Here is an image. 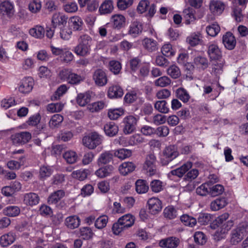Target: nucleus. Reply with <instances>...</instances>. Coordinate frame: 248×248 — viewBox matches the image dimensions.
<instances>
[{"instance_id":"nucleus-26","label":"nucleus","mask_w":248,"mask_h":248,"mask_svg":"<svg viewBox=\"0 0 248 248\" xmlns=\"http://www.w3.org/2000/svg\"><path fill=\"white\" fill-rule=\"evenodd\" d=\"M15 240V233L11 232L0 237V245L2 247H7L14 243Z\"/></svg>"},{"instance_id":"nucleus-20","label":"nucleus","mask_w":248,"mask_h":248,"mask_svg":"<svg viewBox=\"0 0 248 248\" xmlns=\"http://www.w3.org/2000/svg\"><path fill=\"white\" fill-rule=\"evenodd\" d=\"M107 95L110 99L120 98L124 95V90L119 85H112L108 88Z\"/></svg>"},{"instance_id":"nucleus-12","label":"nucleus","mask_w":248,"mask_h":248,"mask_svg":"<svg viewBox=\"0 0 248 248\" xmlns=\"http://www.w3.org/2000/svg\"><path fill=\"white\" fill-rule=\"evenodd\" d=\"M207 53L211 61L222 59V52L216 43H209L207 45Z\"/></svg>"},{"instance_id":"nucleus-24","label":"nucleus","mask_w":248,"mask_h":248,"mask_svg":"<svg viewBox=\"0 0 248 248\" xmlns=\"http://www.w3.org/2000/svg\"><path fill=\"white\" fill-rule=\"evenodd\" d=\"M225 7L224 3L218 0H212L210 2L209 5L211 12L216 15L221 14L224 10Z\"/></svg>"},{"instance_id":"nucleus-7","label":"nucleus","mask_w":248,"mask_h":248,"mask_svg":"<svg viewBox=\"0 0 248 248\" xmlns=\"http://www.w3.org/2000/svg\"><path fill=\"white\" fill-rule=\"evenodd\" d=\"M204 15V13L201 11H198L196 15V10L191 7L185 8L183 11V16L186 25L193 23L197 19L202 18Z\"/></svg>"},{"instance_id":"nucleus-13","label":"nucleus","mask_w":248,"mask_h":248,"mask_svg":"<svg viewBox=\"0 0 248 248\" xmlns=\"http://www.w3.org/2000/svg\"><path fill=\"white\" fill-rule=\"evenodd\" d=\"M33 85L34 81L31 77L25 78L21 81L18 90L21 93H29L32 91Z\"/></svg>"},{"instance_id":"nucleus-41","label":"nucleus","mask_w":248,"mask_h":248,"mask_svg":"<svg viewBox=\"0 0 248 248\" xmlns=\"http://www.w3.org/2000/svg\"><path fill=\"white\" fill-rule=\"evenodd\" d=\"M136 190L139 194L146 193L149 189V186L145 180L138 179L135 183Z\"/></svg>"},{"instance_id":"nucleus-39","label":"nucleus","mask_w":248,"mask_h":248,"mask_svg":"<svg viewBox=\"0 0 248 248\" xmlns=\"http://www.w3.org/2000/svg\"><path fill=\"white\" fill-rule=\"evenodd\" d=\"M175 94L176 97L185 103L188 102L190 98L189 93L184 88L180 87L177 89Z\"/></svg>"},{"instance_id":"nucleus-48","label":"nucleus","mask_w":248,"mask_h":248,"mask_svg":"<svg viewBox=\"0 0 248 248\" xmlns=\"http://www.w3.org/2000/svg\"><path fill=\"white\" fill-rule=\"evenodd\" d=\"M108 69L114 74L118 75L122 69L121 63L118 61L111 60L109 62Z\"/></svg>"},{"instance_id":"nucleus-43","label":"nucleus","mask_w":248,"mask_h":248,"mask_svg":"<svg viewBox=\"0 0 248 248\" xmlns=\"http://www.w3.org/2000/svg\"><path fill=\"white\" fill-rule=\"evenodd\" d=\"M63 120V117L62 115L58 114H54L51 117L48 123L49 126L51 128L58 127Z\"/></svg>"},{"instance_id":"nucleus-21","label":"nucleus","mask_w":248,"mask_h":248,"mask_svg":"<svg viewBox=\"0 0 248 248\" xmlns=\"http://www.w3.org/2000/svg\"><path fill=\"white\" fill-rule=\"evenodd\" d=\"M143 48L149 52H153L158 49L157 41L152 38L145 37L141 41Z\"/></svg>"},{"instance_id":"nucleus-23","label":"nucleus","mask_w":248,"mask_h":248,"mask_svg":"<svg viewBox=\"0 0 248 248\" xmlns=\"http://www.w3.org/2000/svg\"><path fill=\"white\" fill-rule=\"evenodd\" d=\"M142 23L138 21H134L129 26L128 33L132 36L136 37L142 32Z\"/></svg>"},{"instance_id":"nucleus-44","label":"nucleus","mask_w":248,"mask_h":248,"mask_svg":"<svg viewBox=\"0 0 248 248\" xmlns=\"http://www.w3.org/2000/svg\"><path fill=\"white\" fill-rule=\"evenodd\" d=\"M53 172V170L49 166L43 165L39 170V178L40 180H44L49 177Z\"/></svg>"},{"instance_id":"nucleus-28","label":"nucleus","mask_w":248,"mask_h":248,"mask_svg":"<svg viewBox=\"0 0 248 248\" xmlns=\"http://www.w3.org/2000/svg\"><path fill=\"white\" fill-rule=\"evenodd\" d=\"M104 130L106 135L111 137L115 136L118 133L119 128L115 123L110 122L104 125Z\"/></svg>"},{"instance_id":"nucleus-57","label":"nucleus","mask_w":248,"mask_h":248,"mask_svg":"<svg viewBox=\"0 0 248 248\" xmlns=\"http://www.w3.org/2000/svg\"><path fill=\"white\" fill-rule=\"evenodd\" d=\"M224 190V187L221 185L217 184L212 187H211V185H210V195L212 197H216L222 194Z\"/></svg>"},{"instance_id":"nucleus-2","label":"nucleus","mask_w":248,"mask_h":248,"mask_svg":"<svg viewBox=\"0 0 248 248\" xmlns=\"http://www.w3.org/2000/svg\"><path fill=\"white\" fill-rule=\"evenodd\" d=\"M248 232V224L247 222H242L233 229L230 234V243L232 245H235L240 243Z\"/></svg>"},{"instance_id":"nucleus-36","label":"nucleus","mask_w":248,"mask_h":248,"mask_svg":"<svg viewBox=\"0 0 248 248\" xmlns=\"http://www.w3.org/2000/svg\"><path fill=\"white\" fill-rule=\"evenodd\" d=\"M118 220L126 229L131 227L134 224L135 218L132 215L128 214L120 217Z\"/></svg>"},{"instance_id":"nucleus-25","label":"nucleus","mask_w":248,"mask_h":248,"mask_svg":"<svg viewBox=\"0 0 248 248\" xmlns=\"http://www.w3.org/2000/svg\"><path fill=\"white\" fill-rule=\"evenodd\" d=\"M65 195L63 190H58L52 192L47 198V202L49 204H56Z\"/></svg>"},{"instance_id":"nucleus-29","label":"nucleus","mask_w":248,"mask_h":248,"mask_svg":"<svg viewBox=\"0 0 248 248\" xmlns=\"http://www.w3.org/2000/svg\"><path fill=\"white\" fill-rule=\"evenodd\" d=\"M136 168V165L132 162H124L119 167L120 173L125 176L133 172Z\"/></svg>"},{"instance_id":"nucleus-45","label":"nucleus","mask_w":248,"mask_h":248,"mask_svg":"<svg viewBox=\"0 0 248 248\" xmlns=\"http://www.w3.org/2000/svg\"><path fill=\"white\" fill-rule=\"evenodd\" d=\"M155 108L161 113H168L170 109L165 100L157 101L154 104Z\"/></svg>"},{"instance_id":"nucleus-1","label":"nucleus","mask_w":248,"mask_h":248,"mask_svg":"<svg viewBox=\"0 0 248 248\" xmlns=\"http://www.w3.org/2000/svg\"><path fill=\"white\" fill-rule=\"evenodd\" d=\"M93 40L87 34L80 35L78 39V44L74 47V52L78 56L85 57L90 54Z\"/></svg>"},{"instance_id":"nucleus-47","label":"nucleus","mask_w":248,"mask_h":248,"mask_svg":"<svg viewBox=\"0 0 248 248\" xmlns=\"http://www.w3.org/2000/svg\"><path fill=\"white\" fill-rule=\"evenodd\" d=\"M233 222L232 220H230L227 222H225L223 225H222V230L220 231V234L219 233L218 231H216L215 234V236L217 237V240H219L221 238H222L223 236H220V235L225 234L226 232L228 231L229 230L231 229V227L233 226Z\"/></svg>"},{"instance_id":"nucleus-52","label":"nucleus","mask_w":248,"mask_h":248,"mask_svg":"<svg viewBox=\"0 0 248 248\" xmlns=\"http://www.w3.org/2000/svg\"><path fill=\"white\" fill-rule=\"evenodd\" d=\"M164 215L166 218L170 219L175 218L177 216L176 209L172 206H169L164 210Z\"/></svg>"},{"instance_id":"nucleus-27","label":"nucleus","mask_w":248,"mask_h":248,"mask_svg":"<svg viewBox=\"0 0 248 248\" xmlns=\"http://www.w3.org/2000/svg\"><path fill=\"white\" fill-rule=\"evenodd\" d=\"M193 64L197 68L204 70L208 67L209 62L206 57L198 55L194 58Z\"/></svg>"},{"instance_id":"nucleus-53","label":"nucleus","mask_w":248,"mask_h":248,"mask_svg":"<svg viewBox=\"0 0 248 248\" xmlns=\"http://www.w3.org/2000/svg\"><path fill=\"white\" fill-rule=\"evenodd\" d=\"M210 183H205L196 189V193L202 196H205L207 194H210Z\"/></svg>"},{"instance_id":"nucleus-9","label":"nucleus","mask_w":248,"mask_h":248,"mask_svg":"<svg viewBox=\"0 0 248 248\" xmlns=\"http://www.w3.org/2000/svg\"><path fill=\"white\" fill-rule=\"evenodd\" d=\"M147 8H149L148 16L152 17L156 12V5L154 3L150 4L148 0H141L137 6V10L140 14L146 12Z\"/></svg>"},{"instance_id":"nucleus-22","label":"nucleus","mask_w":248,"mask_h":248,"mask_svg":"<svg viewBox=\"0 0 248 248\" xmlns=\"http://www.w3.org/2000/svg\"><path fill=\"white\" fill-rule=\"evenodd\" d=\"M80 219L77 215H72L67 217L64 220V225L69 229L77 228L80 224Z\"/></svg>"},{"instance_id":"nucleus-15","label":"nucleus","mask_w":248,"mask_h":248,"mask_svg":"<svg viewBox=\"0 0 248 248\" xmlns=\"http://www.w3.org/2000/svg\"><path fill=\"white\" fill-rule=\"evenodd\" d=\"M23 201L26 205L32 207L39 203L40 197L34 192L26 193L23 195Z\"/></svg>"},{"instance_id":"nucleus-10","label":"nucleus","mask_w":248,"mask_h":248,"mask_svg":"<svg viewBox=\"0 0 248 248\" xmlns=\"http://www.w3.org/2000/svg\"><path fill=\"white\" fill-rule=\"evenodd\" d=\"M93 79L95 84L99 87L105 86L108 81L107 73L102 69H97L94 71Z\"/></svg>"},{"instance_id":"nucleus-4","label":"nucleus","mask_w":248,"mask_h":248,"mask_svg":"<svg viewBox=\"0 0 248 248\" xmlns=\"http://www.w3.org/2000/svg\"><path fill=\"white\" fill-rule=\"evenodd\" d=\"M179 154L177 147L174 145L166 147L163 150L160 156V163L162 166H166L170 162L176 158Z\"/></svg>"},{"instance_id":"nucleus-55","label":"nucleus","mask_w":248,"mask_h":248,"mask_svg":"<svg viewBox=\"0 0 248 248\" xmlns=\"http://www.w3.org/2000/svg\"><path fill=\"white\" fill-rule=\"evenodd\" d=\"M16 103L14 97H9L3 99L0 102V107L4 109H7L9 108L16 105Z\"/></svg>"},{"instance_id":"nucleus-64","label":"nucleus","mask_w":248,"mask_h":248,"mask_svg":"<svg viewBox=\"0 0 248 248\" xmlns=\"http://www.w3.org/2000/svg\"><path fill=\"white\" fill-rule=\"evenodd\" d=\"M41 119V115L39 113H36L33 115L31 116L26 123L29 125L37 126Z\"/></svg>"},{"instance_id":"nucleus-18","label":"nucleus","mask_w":248,"mask_h":248,"mask_svg":"<svg viewBox=\"0 0 248 248\" xmlns=\"http://www.w3.org/2000/svg\"><path fill=\"white\" fill-rule=\"evenodd\" d=\"M222 43L226 48L232 50L236 46V41L233 34L228 31L223 35Z\"/></svg>"},{"instance_id":"nucleus-8","label":"nucleus","mask_w":248,"mask_h":248,"mask_svg":"<svg viewBox=\"0 0 248 248\" xmlns=\"http://www.w3.org/2000/svg\"><path fill=\"white\" fill-rule=\"evenodd\" d=\"M139 118L133 115L125 117L123 121V131L125 135L134 132L136 129Z\"/></svg>"},{"instance_id":"nucleus-42","label":"nucleus","mask_w":248,"mask_h":248,"mask_svg":"<svg viewBox=\"0 0 248 248\" xmlns=\"http://www.w3.org/2000/svg\"><path fill=\"white\" fill-rule=\"evenodd\" d=\"M93 234L94 233L90 227H81L79 230V236L84 240L91 239Z\"/></svg>"},{"instance_id":"nucleus-37","label":"nucleus","mask_w":248,"mask_h":248,"mask_svg":"<svg viewBox=\"0 0 248 248\" xmlns=\"http://www.w3.org/2000/svg\"><path fill=\"white\" fill-rule=\"evenodd\" d=\"M114 170L111 165L106 166L105 167L98 169L95 172V174L99 178H104L109 176Z\"/></svg>"},{"instance_id":"nucleus-30","label":"nucleus","mask_w":248,"mask_h":248,"mask_svg":"<svg viewBox=\"0 0 248 248\" xmlns=\"http://www.w3.org/2000/svg\"><path fill=\"white\" fill-rule=\"evenodd\" d=\"M202 34L199 32H195L190 34L186 38V42L191 46H194L199 45L202 42Z\"/></svg>"},{"instance_id":"nucleus-33","label":"nucleus","mask_w":248,"mask_h":248,"mask_svg":"<svg viewBox=\"0 0 248 248\" xmlns=\"http://www.w3.org/2000/svg\"><path fill=\"white\" fill-rule=\"evenodd\" d=\"M69 24L74 31H81L82 29L83 22L78 16H74L69 19Z\"/></svg>"},{"instance_id":"nucleus-34","label":"nucleus","mask_w":248,"mask_h":248,"mask_svg":"<svg viewBox=\"0 0 248 248\" xmlns=\"http://www.w3.org/2000/svg\"><path fill=\"white\" fill-rule=\"evenodd\" d=\"M227 204L225 198H217L210 203V209L214 211H218L224 207Z\"/></svg>"},{"instance_id":"nucleus-35","label":"nucleus","mask_w":248,"mask_h":248,"mask_svg":"<svg viewBox=\"0 0 248 248\" xmlns=\"http://www.w3.org/2000/svg\"><path fill=\"white\" fill-rule=\"evenodd\" d=\"M20 209L17 206L10 205L3 209V214L8 217H16L20 213Z\"/></svg>"},{"instance_id":"nucleus-14","label":"nucleus","mask_w":248,"mask_h":248,"mask_svg":"<svg viewBox=\"0 0 248 248\" xmlns=\"http://www.w3.org/2000/svg\"><path fill=\"white\" fill-rule=\"evenodd\" d=\"M147 204L149 212L153 215L158 213L162 208V202L157 198L153 197L149 199Z\"/></svg>"},{"instance_id":"nucleus-59","label":"nucleus","mask_w":248,"mask_h":248,"mask_svg":"<svg viewBox=\"0 0 248 248\" xmlns=\"http://www.w3.org/2000/svg\"><path fill=\"white\" fill-rule=\"evenodd\" d=\"M195 242L199 245H203L205 244L207 238L206 235L202 232H196L194 235Z\"/></svg>"},{"instance_id":"nucleus-46","label":"nucleus","mask_w":248,"mask_h":248,"mask_svg":"<svg viewBox=\"0 0 248 248\" xmlns=\"http://www.w3.org/2000/svg\"><path fill=\"white\" fill-rule=\"evenodd\" d=\"M115 157L123 160L130 157L132 155V151L130 150L122 148L117 150H115L114 153Z\"/></svg>"},{"instance_id":"nucleus-61","label":"nucleus","mask_w":248,"mask_h":248,"mask_svg":"<svg viewBox=\"0 0 248 248\" xmlns=\"http://www.w3.org/2000/svg\"><path fill=\"white\" fill-rule=\"evenodd\" d=\"M63 157L68 163L73 164L77 160V155L76 152L72 151L66 152L63 155Z\"/></svg>"},{"instance_id":"nucleus-62","label":"nucleus","mask_w":248,"mask_h":248,"mask_svg":"<svg viewBox=\"0 0 248 248\" xmlns=\"http://www.w3.org/2000/svg\"><path fill=\"white\" fill-rule=\"evenodd\" d=\"M63 10L67 13H73L78 10V6L75 1L69 2L63 5Z\"/></svg>"},{"instance_id":"nucleus-11","label":"nucleus","mask_w":248,"mask_h":248,"mask_svg":"<svg viewBox=\"0 0 248 248\" xmlns=\"http://www.w3.org/2000/svg\"><path fill=\"white\" fill-rule=\"evenodd\" d=\"M31 138V134L28 131L16 133L11 136V140L14 144H25Z\"/></svg>"},{"instance_id":"nucleus-56","label":"nucleus","mask_w":248,"mask_h":248,"mask_svg":"<svg viewBox=\"0 0 248 248\" xmlns=\"http://www.w3.org/2000/svg\"><path fill=\"white\" fill-rule=\"evenodd\" d=\"M170 84L171 80L167 76L160 77L155 81V85L160 87H167Z\"/></svg>"},{"instance_id":"nucleus-5","label":"nucleus","mask_w":248,"mask_h":248,"mask_svg":"<svg viewBox=\"0 0 248 248\" xmlns=\"http://www.w3.org/2000/svg\"><path fill=\"white\" fill-rule=\"evenodd\" d=\"M103 138L98 133L92 132L83 138L82 144L89 149L93 150L102 143Z\"/></svg>"},{"instance_id":"nucleus-49","label":"nucleus","mask_w":248,"mask_h":248,"mask_svg":"<svg viewBox=\"0 0 248 248\" xmlns=\"http://www.w3.org/2000/svg\"><path fill=\"white\" fill-rule=\"evenodd\" d=\"M29 33L31 36L37 38H42L45 34L44 28L41 26H36L31 28L29 31Z\"/></svg>"},{"instance_id":"nucleus-32","label":"nucleus","mask_w":248,"mask_h":248,"mask_svg":"<svg viewBox=\"0 0 248 248\" xmlns=\"http://www.w3.org/2000/svg\"><path fill=\"white\" fill-rule=\"evenodd\" d=\"M215 61L212 63V73L217 76L222 73L225 61L222 59Z\"/></svg>"},{"instance_id":"nucleus-40","label":"nucleus","mask_w":248,"mask_h":248,"mask_svg":"<svg viewBox=\"0 0 248 248\" xmlns=\"http://www.w3.org/2000/svg\"><path fill=\"white\" fill-rule=\"evenodd\" d=\"M77 104L81 106H86L91 100V95L89 93L86 92L78 94L76 98Z\"/></svg>"},{"instance_id":"nucleus-54","label":"nucleus","mask_w":248,"mask_h":248,"mask_svg":"<svg viewBox=\"0 0 248 248\" xmlns=\"http://www.w3.org/2000/svg\"><path fill=\"white\" fill-rule=\"evenodd\" d=\"M124 113V109L122 108L110 109L108 111V117L111 120H116Z\"/></svg>"},{"instance_id":"nucleus-63","label":"nucleus","mask_w":248,"mask_h":248,"mask_svg":"<svg viewBox=\"0 0 248 248\" xmlns=\"http://www.w3.org/2000/svg\"><path fill=\"white\" fill-rule=\"evenodd\" d=\"M105 104L103 101H98L90 104L88 106V108L91 112H98L105 107Z\"/></svg>"},{"instance_id":"nucleus-58","label":"nucleus","mask_w":248,"mask_h":248,"mask_svg":"<svg viewBox=\"0 0 248 248\" xmlns=\"http://www.w3.org/2000/svg\"><path fill=\"white\" fill-rule=\"evenodd\" d=\"M108 222V217L106 216H102L98 217L94 222L96 228L102 229L105 228Z\"/></svg>"},{"instance_id":"nucleus-16","label":"nucleus","mask_w":248,"mask_h":248,"mask_svg":"<svg viewBox=\"0 0 248 248\" xmlns=\"http://www.w3.org/2000/svg\"><path fill=\"white\" fill-rule=\"evenodd\" d=\"M67 16L60 13H54L51 18V26L55 29L58 27L64 26L67 23Z\"/></svg>"},{"instance_id":"nucleus-6","label":"nucleus","mask_w":248,"mask_h":248,"mask_svg":"<svg viewBox=\"0 0 248 248\" xmlns=\"http://www.w3.org/2000/svg\"><path fill=\"white\" fill-rule=\"evenodd\" d=\"M156 158L154 154L147 155L143 165V169L149 176H153L157 173L156 165Z\"/></svg>"},{"instance_id":"nucleus-60","label":"nucleus","mask_w":248,"mask_h":248,"mask_svg":"<svg viewBox=\"0 0 248 248\" xmlns=\"http://www.w3.org/2000/svg\"><path fill=\"white\" fill-rule=\"evenodd\" d=\"M167 73L174 79L177 78L181 76L180 69L175 65L170 66L167 70Z\"/></svg>"},{"instance_id":"nucleus-51","label":"nucleus","mask_w":248,"mask_h":248,"mask_svg":"<svg viewBox=\"0 0 248 248\" xmlns=\"http://www.w3.org/2000/svg\"><path fill=\"white\" fill-rule=\"evenodd\" d=\"M181 221L186 226L193 227L197 223L196 218L188 215H183L180 217Z\"/></svg>"},{"instance_id":"nucleus-19","label":"nucleus","mask_w":248,"mask_h":248,"mask_svg":"<svg viewBox=\"0 0 248 248\" xmlns=\"http://www.w3.org/2000/svg\"><path fill=\"white\" fill-rule=\"evenodd\" d=\"M180 243L179 239L175 237H169L159 241V245L161 248H176Z\"/></svg>"},{"instance_id":"nucleus-3","label":"nucleus","mask_w":248,"mask_h":248,"mask_svg":"<svg viewBox=\"0 0 248 248\" xmlns=\"http://www.w3.org/2000/svg\"><path fill=\"white\" fill-rule=\"evenodd\" d=\"M59 78L63 81L67 82L71 85L79 84L83 80L82 77L73 72L71 69H62L59 74Z\"/></svg>"},{"instance_id":"nucleus-50","label":"nucleus","mask_w":248,"mask_h":248,"mask_svg":"<svg viewBox=\"0 0 248 248\" xmlns=\"http://www.w3.org/2000/svg\"><path fill=\"white\" fill-rule=\"evenodd\" d=\"M206 31L209 35L212 37H215L219 32L220 28L218 24L217 23H214L207 26Z\"/></svg>"},{"instance_id":"nucleus-17","label":"nucleus","mask_w":248,"mask_h":248,"mask_svg":"<svg viewBox=\"0 0 248 248\" xmlns=\"http://www.w3.org/2000/svg\"><path fill=\"white\" fill-rule=\"evenodd\" d=\"M126 19L125 17L120 14H115L111 17L110 23L113 29L120 30L124 27L125 25Z\"/></svg>"},{"instance_id":"nucleus-31","label":"nucleus","mask_w":248,"mask_h":248,"mask_svg":"<svg viewBox=\"0 0 248 248\" xmlns=\"http://www.w3.org/2000/svg\"><path fill=\"white\" fill-rule=\"evenodd\" d=\"M114 9L113 2L111 0H105L99 7V12L101 15L111 13Z\"/></svg>"},{"instance_id":"nucleus-38","label":"nucleus","mask_w":248,"mask_h":248,"mask_svg":"<svg viewBox=\"0 0 248 248\" xmlns=\"http://www.w3.org/2000/svg\"><path fill=\"white\" fill-rule=\"evenodd\" d=\"M113 155L110 151H106L102 153L97 159V163L99 166L107 164L112 160Z\"/></svg>"}]
</instances>
